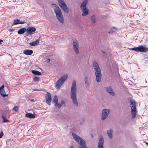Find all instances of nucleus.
<instances>
[{
  "label": "nucleus",
  "mask_w": 148,
  "mask_h": 148,
  "mask_svg": "<svg viewBox=\"0 0 148 148\" xmlns=\"http://www.w3.org/2000/svg\"><path fill=\"white\" fill-rule=\"evenodd\" d=\"M25 116L26 117L30 119L35 118V115L31 113H26L25 115Z\"/></svg>",
  "instance_id": "obj_19"
},
{
  "label": "nucleus",
  "mask_w": 148,
  "mask_h": 148,
  "mask_svg": "<svg viewBox=\"0 0 148 148\" xmlns=\"http://www.w3.org/2000/svg\"><path fill=\"white\" fill-rule=\"evenodd\" d=\"M88 77L87 76L85 77L84 78V81H88Z\"/></svg>",
  "instance_id": "obj_34"
},
{
  "label": "nucleus",
  "mask_w": 148,
  "mask_h": 148,
  "mask_svg": "<svg viewBox=\"0 0 148 148\" xmlns=\"http://www.w3.org/2000/svg\"><path fill=\"white\" fill-rule=\"evenodd\" d=\"M70 148H75V147L73 146H71Z\"/></svg>",
  "instance_id": "obj_44"
},
{
  "label": "nucleus",
  "mask_w": 148,
  "mask_h": 148,
  "mask_svg": "<svg viewBox=\"0 0 148 148\" xmlns=\"http://www.w3.org/2000/svg\"><path fill=\"white\" fill-rule=\"evenodd\" d=\"M23 53L25 55H30L33 53V51L30 49H25L23 51Z\"/></svg>",
  "instance_id": "obj_18"
},
{
  "label": "nucleus",
  "mask_w": 148,
  "mask_h": 148,
  "mask_svg": "<svg viewBox=\"0 0 148 148\" xmlns=\"http://www.w3.org/2000/svg\"><path fill=\"white\" fill-rule=\"evenodd\" d=\"M58 102V97L56 95L54 97L53 101H52V103L54 104H55L56 105V103Z\"/></svg>",
  "instance_id": "obj_25"
},
{
  "label": "nucleus",
  "mask_w": 148,
  "mask_h": 148,
  "mask_svg": "<svg viewBox=\"0 0 148 148\" xmlns=\"http://www.w3.org/2000/svg\"><path fill=\"white\" fill-rule=\"evenodd\" d=\"M3 40H0V44H1V42H2Z\"/></svg>",
  "instance_id": "obj_46"
},
{
  "label": "nucleus",
  "mask_w": 148,
  "mask_h": 148,
  "mask_svg": "<svg viewBox=\"0 0 148 148\" xmlns=\"http://www.w3.org/2000/svg\"><path fill=\"white\" fill-rule=\"evenodd\" d=\"M32 72L33 74L35 75H41V73L40 72L37 70H32Z\"/></svg>",
  "instance_id": "obj_23"
},
{
  "label": "nucleus",
  "mask_w": 148,
  "mask_h": 148,
  "mask_svg": "<svg viewBox=\"0 0 148 148\" xmlns=\"http://www.w3.org/2000/svg\"><path fill=\"white\" fill-rule=\"evenodd\" d=\"M1 118H2V119L3 120V122L4 123L5 122H8L9 121L8 120L6 117L4 115H2L1 116Z\"/></svg>",
  "instance_id": "obj_26"
},
{
  "label": "nucleus",
  "mask_w": 148,
  "mask_h": 148,
  "mask_svg": "<svg viewBox=\"0 0 148 148\" xmlns=\"http://www.w3.org/2000/svg\"><path fill=\"white\" fill-rule=\"evenodd\" d=\"M105 89L106 91L110 95L113 96H114V92L112 89V88L110 86L105 87Z\"/></svg>",
  "instance_id": "obj_12"
},
{
  "label": "nucleus",
  "mask_w": 148,
  "mask_h": 148,
  "mask_svg": "<svg viewBox=\"0 0 148 148\" xmlns=\"http://www.w3.org/2000/svg\"><path fill=\"white\" fill-rule=\"evenodd\" d=\"M26 29L27 33L31 35L32 34L33 32L36 31V29L34 27H29Z\"/></svg>",
  "instance_id": "obj_13"
},
{
  "label": "nucleus",
  "mask_w": 148,
  "mask_h": 148,
  "mask_svg": "<svg viewBox=\"0 0 148 148\" xmlns=\"http://www.w3.org/2000/svg\"><path fill=\"white\" fill-rule=\"evenodd\" d=\"M90 135L91 136V138H92L93 137V134H91Z\"/></svg>",
  "instance_id": "obj_41"
},
{
  "label": "nucleus",
  "mask_w": 148,
  "mask_h": 148,
  "mask_svg": "<svg viewBox=\"0 0 148 148\" xmlns=\"http://www.w3.org/2000/svg\"><path fill=\"white\" fill-rule=\"evenodd\" d=\"M47 62L48 63H49L50 62V59L49 58L47 59Z\"/></svg>",
  "instance_id": "obj_40"
},
{
  "label": "nucleus",
  "mask_w": 148,
  "mask_h": 148,
  "mask_svg": "<svg viewBox=\"0 0 148 148\" xmlns=\"http://www.w3.org/2000/svg\"><path fill=\"white\" fill-rule=\"evenodd\" d=\"M19 107L17 106H15L12 108V110L16 112L18 110Z\"/></svg>",
  "instance_id": "obj_32"
},
{
  "label": "nucleus",
  "mask_w": 148,
  "mask_h": 148,
  "mask_svg": "<svg viewBox=\"0 0 148 148\" xmlns=\"http://www.w3.org/2000/svg\"><path fill=\"white\" fill-rule=\"evenodd\" d=\"M19 20L15 19L14 20L13 22V25H16L19 24Z\"/></svg>",
  "instance_id": "obj_28"
},
{
  "label": "nucleus",
  "mask_w": 148,
  "mask_h": 148,
  "mask_svg": "<svg viewBox=\"0 0 148 148\" xmlns=\"http://www.w3.org/2000/svg\"><path fill=\"white\" fill-rule=\"evenodd\" d=\"M88 1L87 0L84 1L80 5V8L81 9L82 11L83 12L82 14V15L83 16L87 15L88 13V10L86 6L88 3Z\"/></svg>",
  "instance_id": "obj_6"
},
{
  "label": "nucleus",
  "mask_w": 148,
  "mask_h": 148,
  "mask_svg": "<svg viewBox=\"0 0 148 148\" xmlns=\"http://www.w3.org/2000/svg\"><path fill=\"white\" fill-rule=\"evenodd\" d=\"M3 135V134L2 131H1L0 133V138H1Z\"/></svg>",
  "instance_id": "obj_33"
},
{
  "label": "nucleus",
  "mask_w": 148,
  "mask_h": 148,
  "mask_svg": "<svg viewBox=\"0 0 148 148\" xmlns=\"http://www.w3.org/2000/svg\"><path fill=\"white\" fill-rule=\"evenodd\" d=\"M116 30H117L116 28L114 27H113L110 29L108 33L109 34H112Z\"/></svg>",
  "instance_id": "obj_24"
},
{
  "label": "nucleus",
  "mask_w": 148,
  "mask_h": 148,
  "mask_svg": "<svg viewBox=\"0 0 148 148\" xmlns=\"http://www.w3.org/2000/svg\"><path fill=\"white\" fill-rule=\"evenodd\" d=\"M29 100L32 102H34L35 101V100L34 99H30Z\"/></svg>",
  "instance_id": "obj_38"
},
{
  "label": "nucleus",
  "mask_w": 148,
  "mask_h": 148,
  "mask_svg": "<svg viewBox=\"0 0 148 148\" xmlns=\"http://www.w3.org/2000/svg\"><path fill=\"white\" fill-rule=\"evenodd\" d=\"M74 139L80 145L79 148H87L85 141L82 138L74 133L72 134Z\"/></svg>",
  "instance_id": "obj_4"
},
{
  "label": "nucleus",
  "mask_w": 148,
  "mask_h": 148,
  "mask_svg": "<svg viewBox=\"0 0 148 148\" xmlns=\"http://www.w3.org/2000/svg\"><path fill=\"white\" fill-rule=\"evenodd\" d=\"M35 90H37V91H41V90H38V89H37V90H33V91H35Z\"/></svg>",
  "instance_id": "obj_42"
},
{
  "label": "nucleus",
  "mask_w": 148,
  "mask_h": 148,
  "mask_svg": "<svg viewBox=\"0 0 148 148\" xmlns=\"http://www.w3.org/2000/svg\"><path fill=\"white\" fill-rule=\"evenodd\" d=\"M85 83L88 85H89V84L88 83V81H85Z\"/></svg>",
  "instance_id": "obj_37"
},
{
  "label": "nucleus",
  "mask_w": 148,
  "mask_h": 148,
  "mask_svg": "<svg viewBox=\"0 0 148 148\" xmlns=\"http://www.w3.org/2000/svg\"><path fill=\"white\" fill-rule=\"evenodd\" d=\"M71 98L75 106L78 107V105L77 98V88L76 82L75 80L73 81L71 85Z\"/></svg>",
  "instance_id": "obj_1"
},
{
  "label": "nucleus",
  "mask_w": 148,
  "mask_h": 148,
  "mask_svg": "<svg viewBox=\"0 0 148 148\" xmlns=\"http://www.w3.org/2000/svg\"><path fill=\"white\" fill-rule=\"evenodd\" d=\"M14 29H10L9 30V31L10 32H12L14 31Z\"/></svg>",
  "instance_id": "obj_39"
},
{
  "label": "nucleus",
  "mask_w": 148,
  "mask_h": 148,
  "mask_svg": "<svg viewBox=\"0 0 148 148\" xmlns=\"http://www.w3.org/2000/svg\"><path fill=\"white\" fill-rule=\"evenodd\" d=\"M45 100L47 104L49 105H51V102L52 101L51 94L48 92H47L45 97Z\"/></svg>",
  "instance_id": "obj_10"
},
{
  "label": "nucleus",
  "mask_w": 148,
  "mask_h": 148,
  "mask_svg": "<svg viewBox=\"0 0 148 148\" xmlns=\"http://www.w3.org/2000/svg\"><path fill=\"white\" fill-rule=\"evenodd\" d=\"M61 104L62 105V104L65 103V102H64V101L62 100L61 101Z\"/></svg>",
  "instance_id": "obj_36"
},
{
  "label": "nucleus",
  "mask_w": 148,
  "mask_h": 148,
  "mask_svg": "<svg viewBox=\"0 0 148 148\" xmlns=\"http://www.w3.org/2000/svg\"><path fill=\"white\" fill-rule=\"evenodd\" d=\"M93 66L94 68L96 81L99 83L101 81L102 79V73L100 68L96 61L93 62Z\"/></svg>",
  "instance_id": "obj_2"
},
{
  "label": "nucleus",
  "mask_w": 148,
  "mask_h": 148,
  "mask_svg": "<svg viewBox=\"0 0 148 148\" xmlns=\"http://www.w3.org/2000/svg\"><path fill=\"white\" fill-rule=\"evenodd\" d=\"M51 6L54 9L56 16L58 21L60 23H63L64 22V19L60 9L56 4L52 3Z\"/></svg>",
  "instance_id": "obj_3"
},
{
  "label": "nucleus",
  "mask_w": 148,
  "mask_h": 148,
  "mask_svg": "<svg viewBox=\"0 0 148 148\" xmlns=\"http://www.w3.org/2000/svg\"><path fill=\"white\" fill-rule=\"evenodd\" d=\"M104 143V139L103 136L102 135H100L97 147H103Z\"/></svg>",
  "instance_id": "obj_11"
},
{
  "label": "nucleus",
  "mask_w": 148,
  "mask_h": 148,
  "mask_svg": "<svg viewBox=\"0 0 148 148\" xmlns=\"http://www.w3.org/2000/svg\"><path fill=\"white\" fill-rule=\"evenodd\" d=\"M102 52L104 54H105V52L104 51H102Z\"/></svg>",
  "instance_id": "obj_43"
},
{
  "label": "nucleus",
  "mask_w": 148,
  "mask_h": 148,
  "mask_svg": "<svg viewBox=\"0 0 148 148\" xmlns=\"http://www.w3.org/2000/svg\"><path fill=\"white\" fill-rule=\"evenodd\" d=\"M132 116L133 118H134L136 116V109L131 110Z\"/></svg>",
  "instance_id": "obj_22"
},
{
  "label": "nucleus",
  "mask_w": 148,
  "mask_h": 148,
  "mask_svg": "<svg viewBox=\"0 0 148 148\" xmlns=\"http://www.w3.org/2000/svg\"><path fill=\"white\" fill-rule=\"evenodd\" d=\"M130 102L131 110L136 109L135 101L133 100H130Z\"/></svg>",
  "instance_id": "obj_17"
},
{
  "label": "nucleus",
  "mask_w": 148,
  "mask_h": 148,
  "mask_svg": "<svg viewBox=\"0 0 148 148\" xmlns=\"http://www.w3.org/2000/svg\"><path fill=\"white\" fill-rule=\"evenodd\" d=\"M110 112V110L109 109H104L102 111L101 119L102 121L105 120Z\"/></svg>",
  "instance_id": "obj_8"
},
{
  "label": "nucleus",
  "mask_w": 148,
  "mask_h": 148,
  "mask_svg": "<svg viewBox=\"0 0 148 148\" xmlns=\"http://www.w3.org/2000/svg\"><path fill=\"white\" fill-rule=\"evenodd\" d=\"M113 132V130L111 128H110L109 129L107 132V133L108 134V136L110 139L112 138Z\"/></svg>",
  "instance_id": "obj_16"
},
{
  "label": "nucleus",
  "mask_w": 148,
  "mask_h": 148,
  "mask_svg": "<svg viewBox=\"0 0 148 148\" xmlns=\"http://www.w3.org/2000/svg\"><path fill=\"white\" fill-rule=\"evenodd\" d=\"M4 86L3 85L0 87V94L1 96L4 97L7 96L8 95V94H5V92L4 89Z\"/></svg>",
  "instance_id": "obj_14"
},
{
  "label": "nucleus",
  "mask_w": 148,
  "mask_h": 148,
  "mask_svg": "<svg viewBox=\"0 0 148 148\" xmlns=\"http://www.w3.org/2000/svg\"><path fill=\"white\" fill-rule=\"evenodd\" d=\"M130 49L136 52H146L148 51V48H146L143 45H140L138 47L132 48Z\"/></svg>",
  "instance_id": "obj_7"
},
{
  "label": "nucleus",
  "mask_w": 148,
  "mask_h": 148,
  "mask_svg": "<svg viewBox=\"0 0 148 148\" xmlns=\"http://www.w3.org/2000/svg\"><path fill=\"white\" fill-rule=\"evenodd\" d=\"M68 77V75L65 74L60 77L56 82L55 87L57 89H59L60 87L64 83Z\"/></svg>",
  "instance_id": "obj_5"
},
{
  "label": "nucleus",
  "mask_w": 148,
  "mask_h": 148,
  "mask_svg": "<svg viewBox=\"0 0 148 148\" xmlns=\"http://www.w3.org/2000/svg\"><path fill=\"white\" fill-rule=\"evenodd\" d=\"M58 1L59 5L65 3L64 0H58Z\"/></svg>",
  "instance_id": "obj_27"
},
{
  "label": "nucleus",
  "mask_w": 148,
  "mask_h": 148,
  "mask_svg": "<svg viewBox=\"0 0 148 148\" xmlns=\"http://www.w3.org/2000/svg\"><path fill=\"white\" fill-rule=\"evenodd\" d=\"M73 49L75 53L78 54L79 53V43L75 39L73 40Z\"/></svg>",
  "instance_id": "obj_9"
},
{
  "label": "nucleus",
  "mask_w": 148,
  "mask_h": 148,
  "mask_svg": "<svg viewBox=\"0 0 148 148\" xmlns=\"http://www.w3.org/2000/svg\"><path fill=\"white\" fill-rule=\"evenodd\" d=\"M146 144L148 146V143L146 142Z\"/></svg>",
  "instance_id": "obj_47"
},
{
  "label": "nucleus",
  "mask_w": 148,
  "mask_h": 148,
  "mask_svg": "<svg viewBox=\"0 0 148 148\" xmlns=\"http://www.w3.org/2000/svg\"><path fill=\"white\" fill-rule=\"evenodd\" d=\"M33 80L35 82L38 81L39 80V78L38 77L35 76L34 77Z\"/></svg>",
  "instance_id": "obj_30"
},
{
  "label": "nucleus",
  "mask_w": 148,
  "mask_h": 148,
  "mask_svg": "<svg viewBox=\"0 0 148 148\" xmlns=\"http://www.w3.org/2000/svg\"><path fill=\"white\" fill-rule=\"evenodd\" d=\"M25 23V21H19V24H23Z\"/></svg>",
  "instance_id": "obj_35"
},
{
  "label": "nucleus",
  "mask_w": 148,
  "mask_h": 148,
  "mask_svg": "<svg viewBox=\"0 0 148 148\" xmlns=\"http://www.w3.org/2000/svg\"><path fill=\"white\" fill-rule=\"evenodd\" d=\"M60 6L65 13L67 14L69 13V9L65 3L60 5Z\"/></svg>",
  "instance_id": "obj_15"
},
{
  "label": "nucleus",
  "mask_w": 148,
  "mask_h": 148,
  "mask_svg": "<svg viewBox=\"0 0 148 148\" xmlns=\"http://www.w3.org/2000/svg\"><path fill=\"white\" fill-rule=\"evenodd\" d=\"M91 19L92 22L93 23H95V16L93 15L91 17Z\"/></svg>",
  "instance_id": "obj_29"
},
{
  "label": "nucleus",
  "mask_w": 148,
  "mask_h": 148,
  "mask_svg": "<svg viewBox=\"0 0 148 148\" xmlns=\"http://www.w3.org/2000/svg\"><path fill=\"white\" fill-rule=\"evenodd\" d=\"M55 106H56L58 107V108H60L62 107V105L58 103V102L57 103H56V105L55 104Z\"/></svg>",
  "instance_id": "obj_31"
},
{
  "label": "nucleus",
  "mask_w": 148,
  "mask_h": 148,
  "mask_svg": "<svg viewBox=\"0 0 148 148\" xmlns=\"http://www.w3.org/2000/svg\"><path fill=\"white\" fill-rule=\"evenodd\" d=\"M98 148H104L103 147H97Z\"/></svg>",
  "instance_id": "obj_45"
},
{
  "label": "nucleus",
  "mask_w": 148,
  "mask_h": 148,
  "mask_svg": "<svg viewBox=\"0 0 148 148\" xmlns=\"http://www.w3.org/2000/svg\"><path fill=\"white\" fill-rule=\"evenodd\" d=\"M39 39H38L36 41H33L30 42L29 44L31 46H36L39 43Z\"/></svg>",
  "instance_id": "obj_20"
},
{
  "label": "nucleus",
  "mask_w": 148,
  "mask_h": 148,
  "mask_svg": "<svg viewBox=\"0 0 148 148\" xmlns=\"http://www.w3.org/2000/svg\"><path fill=\"white\" fill-rule=\"evenodd\" d=\"M26 31V29L25 28H21L18 30V33L19 34H22Z\"/></svg>",
  "instance_id": "obj_21"
}]
</instances>
